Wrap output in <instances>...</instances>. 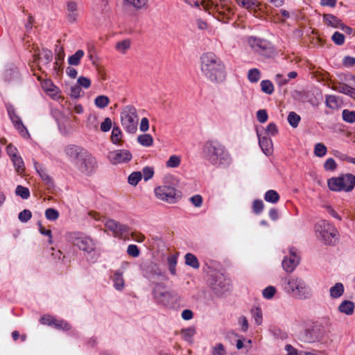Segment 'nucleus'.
<instances>
[{
	"instance_id": "48",
	"label": "nucleus",
	"mask_w": 355,
	"mask_h": 355,
	"mask_svg": "<svg viewBox=\"0 0 355 355\" xmlns=\"http://www.w3.org/2000/svg\"><path fill=\"white\" fill-rule=\"evenodd\" d=\"M196 334L193 328H187L182 330V336L186 341L191 342L193 336Z\"/></svg>"
},
{
	"instance_id": "7",
	"label": "nucleus",
	"mask_w": 355,
	"mask_h": 355,
	"mask_svg": "<svg viewBox=\"0 0 355 355\" xmlns=\"http://www.w3.org/2000/svg\"><path fill=\"white\" fill-rule=\"evenodd\" d=\"M140 270L144 278L151 284L156 285L158 280L168 279L166 274L163 272L159 266L150 260L146 261L140 265Z\"/></svg>"
},
{
	"instance_id": "19",
	"label": "nucleus",
	"mask_w": 355,
	"mask_h": 355,
	"mask_svg": "<svg viewBox=\"0 0 355 355\" xmlns=\"http://www.w3.org/2000/svg\"><path fill=\"white\" fill-rule=\"evenodd\" d=\"M323 21L327 26L335 28H339L343 23L338 17L332 14L323 15Z\"/></svg>"
},
{
	"instance_id": "2",
	"label": "nucleus",
	"mask_w": 355,
	"mask_h": 355,
	"mask_svg": "<svg viewBox=\"0 0 355 355\" xmlns=\"http://www.w3.org/2000/svg\"><path fill=\"white\" fill-rule=\"evenodd\" d=\"M202 156L210 164L227 167L232 163V157L227 148L218 141H208L202 146Z\"/></svg>"
},
{
	"instance_id": "3",
	"label": "nucleus",
	"mask_w": 355,
	"mask_h": 355,
	"mask_svg": "<svg viewBox=\"0 0 355 355\" xmlns=\"http://www.w3.org/2000/svg\"><path fill=\"white\" fill-rule=\"evenodd\" d=\"M67 239L70 243L83 251L85 255L90 257L94 262L96 261L100 256L97 248V242L90 236L80 232H73L68 234Z\"/></svg>"
},
{
	"instance_id": "6",
	"label": "nucleus",
	"mask_w": 355,
	"mask_h": 355,
	"mask_svg": "<svg viewBox=\"0 0 355 355\" xmlns=\"http://www.w3.org/2000/svg\"><path fill=\"white\" fill-rule=\"evenodd\" d=\"M152 295L155 302L165 307L173 306L177 301V294L166 290L165 286L156 284L152 289Z\"/></svg>"
},
{
	"instance_id": "25",
	"label": "nucleus",
	"mask_w": 355,
	"mask_h": 355,
	"mask_svg": "<svg viewBox=\"0 0 355 355\" xmlns=\"http://www.w3.org/2000/svg\"><path fill=\"white\" fill-rule=\"evenodd\" d=\"M344 291V286L342 283H336L329 289L330 297L333 299H338L343 295Z\"/></svg>"
},
{
	"instance_id": "31",
	"label": "nucleus",
	"mask_w": 355,
	"mask_h": 355,
	"mask_svg": "<svg viewBox=\"0 0 355 355\" xmlns=\"http://www.w3.org/2000/svg\"><path fill=\"white\" fill-rule=\"evenodd\" d=\"M178 262V257L175 254L170 255L167 257V263L168 270L172 275H176V265Z\"/></svg>"
},
{
	"instance_id": "55",
	"label": "nucleus",
	"mask_w": 355,
	"mask_h": 355,
	"mask_svg": "<svg viewBox=\"0 0 355 355\" xmlns=\"http://www.w3.org/2000/svg\"><path fill=\"white\" fill-rule=\"evenodd\" d=\"M275 293L276 288L272 286H269L263 290L262 295L265 299L270 300L274 296Z\"/></svg>"
},
{
	"instance_id": "62",
	"label": "nucleus",
	"mask_w": 355,
	"mask_h": 355,
	"mask_svg": "<svg viewBox=\"0 0 355 355\" xmlns=\"http://www.w3.org/2000/svg\"><path fill=\"white\" fill-rule=\"evenodd\" d=\"M350 86L345 83H339L338 85L334 87V89L339 93L347 95Z\"/></svg>"
},
{
	"instance_id": "26",
	"label": "nucleus",
	"mask_w": 355,
	"mask_h": 355,
	"mask_svg": "<svg viewBox=\"0 0 355 355\" xmlns=\"http://www.w3.org/2000/svg\"><path fill=\"white\" fill-rule=\"evenodd\" d=\"M240 6L248 10H256L259 3L257 0H235Z\"/></svg>"
},
{
	"instance_id": "50",
	"label": "nucleus",
	"mask_w": 355,
	"mask_h": 355,
	"mask_svg": "<svg viewBox=\"0 0 355 355\" xmlns=\"http://www.w3.org/2000/svg\"><path fill=\"white\" fill-rule=\"evenodd\" d=\"M180 157L178 155H171L166 162V166L169 168H176L180 164Z\"/></svg>"
},
{
	"instance_id": "59",
	"label": "nucleus",
	"mask_w": 355,
	"mask_h": 355,
	"mask_svg": "<svg viewBox=\"0 0 355 355\" xmlns=\"http://www.w3.org/2000/svg\"><path fill=\"white\" fill-rule=\"evenodd\" d=\"M226 350L222 343H218L212 347L211 355H225Z\"/></svg>"
},
{
	"instance_id": "11",
	"label": "nucleus",
	"mask_w": 355,
	"mask_h": 355,
	"mask_svg": "<svg viewBox=\"0 0 355 355\" xmlns=\"http://www.w3.org/2000/svg\"><path fill=\"white\" fill-rule=\"evenodd\" d=\"M320 325L313 324L306 327L300 334L301 339L306 343H314L320 340L322 336Z\"/></svg>"
},
{
	"instance_id": "41",
	"label": "nucleus",
	"mask_w": 355,
	"mask_h": 355,
	"mask_svg": "<svg viewBox=\"0 0 355 355\" xmlns=\"http://www.w3.org/2000/svg\"><path fill=\"white\" fill-rule=\"evenodd\" d=\"M142 178V173L140 171L132 173L128 178V182L130 185L136 186Z\"/></svg>"
},
{
	"instance_id": "8",
	"label": "nucleus",
	"mask_w": 355,
	"mask_h": 355,
	"mask_svg": "<svg viewBox=\"0 0 355 355\" xmlns=\"http://www.w3.org/2000/svg\"><path fill=\"white\" fill-rule=\"evenodd\" d=\"M121 121L126 132L131 134L136 132L139 121L136 108L130 105L125 106L121 112Z\"/></svg>"
},
{
	"instance_id": "1",
	"label": "nucleus",
	"mask_w": 355,
	"mask_h": 355,
	"mask_svg": "<svg viewBox=\"0 0 355 355\" xmlns=\"http://www.w3.org/2000/svg\"><path fill=\"white\" fill-rule=\"evenodd\" d=\"M200 59L201 72L209 81L220 84L226 80L225 64L218 55L212 52H207Z\"/></svg>"
},
{
	"instance_id": "17",
	"label": "nucleus",
	"mask_w": 355,
	"mask_h": 355,
	"mask_svg": "<svg viewBox=\"0 0 355 355\" xmlns=\"http://www.w3.org/2000/svg\"><path fill=\"white\" fill-rule=\"evenodd\" d=\"M67 19L70 23L75 22L78 17V4L73 1H69L67 3L66 10Z\"/></svg>"
},
{
	"instance_id": "44",
	"label": "nucleus",
	"mask_w": 355,
	"mask_h": 355,
	"mask_svg": "<svg viewBox=\"0 0 355 355\" xmlns=\"http://www.w3.org/2000/svg\"><path fill=\"white\" fill-rule=\"evenodd\" d=\"M13 163L14 166L18 172L22 171L24 168V164L22 158L19 155L10 159Z\"/></svg>"
},
{
	"instance_id": "35",
	"label": "nucleus",
	"mask_w": 355,
	"mask_h": 355,
	"mask_svg": "<svg viewBox=\"0 0 355 355\" xmlns=\"http://www.w3.org/2000/svg\"><path fill=\"white\" fill-rule=\"evenodd\" d=\"M110 103V99L107 96L100 95L96 97L94 100L95 105L101 109L106 107Z\"/></svg>"
},
{
	"instance_id": "47",
	"label": "nucleus",
	"mask_w": 355,
	"mask_h": 355,
	"mask_svg": "<svg viewBox=\"0 0 355 355\" xmlns=\"http://www.w3.org/2000/svg\"><path fill=\"white\" fill-rule=\"evenodd\" d=\"M129 227L126 225L119 223L115 234L118 236H126L129 234Z\"/></svg>"
},
{
	"instance_id": "30",
	"label": "nucleus",
	"mask_w": 355,
	"mask_h": 355,
	"mask_svg": "<svg viewBox=\"0 0 355 355\" xmlns=\"http://www.w3.org/2000/svg\"><path fill=\"white\" fill-rule=\"evenodd\" d=\"M237 337H241L236 340V347L237 349H241L243 348H245L248 350L252 346V340L250 339H246L243 336H239L238 334H236Z\"/></svg>"
},
{
	"instance_id": "15",
	"label": "nucleus",
	"mask_w": 355,
	"mask_h": 355,
	"mask_svg": "<svg viewBox=\"0 0 355 355\" xmlns=\"http://www.w3.org/2000/svg\"><path fill=\"white\" fill-rule=\"evenodd\" d=\"M64 151L69 161L76 165L87 150L77 145L69 144L64 147Z\"/></svg>"
},
{
	"instance_id": "14",
	"label": "nucleus",
	"mask_w": 355,
	"mask_h": 355,
	"mask_svg": "<svg viewBox=\"0 0 355 355\" xmlns=\"http://www.w3.org/2000/svg\"><path fill=\"white\" fill-rule=\"evenodd\" d=\"M320 229H317L316 232L319 234L324 243L327 245L332 243V239L336 236L337 230L331 225L323 222V227L319 226Z\"/></svg>"
},
{
	"instance_id": "22",
	"label": "nucleus",
	"mask_w": 355,
	"mask_h": 355,
	"mask_svg": "<svg viewBox=\"0 0 355 355\" xmlns=\"http://www.w3.org/2000/svg\"><path fill=\"white\" fill-rule=\"evenodd\" d=\"M36 171L42 180L46 183L49 188L54 187V182L52 178L46 172L45 169L42 166H39L36 167Z\"/></svg>"
},
{
	"instance_id": "20",
	"label": "nucleus",
	"mask_w": 355,
	"mask_h": 355,
	"mask_svg": "<svg viewBox=\"0 0 355 355\" xmlns=\"http://www.w3.org/2000/svg\"><path fill=\"white\" fill-rule=\"evenodd\" d=\"M3 79L7 83L17 82L19 79V73L16 68L6 69L3 73Z\"/></svg>"
},
{
	"instance_id": "51",
	"label": "nucleus",
	"mask_w": 355,
	"mask_h": 355,
	"mask_svg": "<svg viewBox=\"0 0 355 355\" xmlns=\"http://www.w3.org/2000/svg\"><path fill=\"white\" fill-rule=\"evenodd\" d=\"M263 207L264 204L261 200H254L253 201L252 210L255 214H260L263 211Z\"/></svg>"
},
{
	"instance_id": "9",
	"label": "nucleus",
	"mask_w": 355,
	"mask_h": 355,
	"mask_svg": "<svg viewBox=\"0 0 355 355\" xmlns=\"http://www.w3.org/2000/svg\"><path fill=\"white\" fill-rule=\"evenodd\" d=\"M155 194L157 198L168 203H175L180 198V191L176 189L163 185L155 189Z\"/></svg>"
},
{
	"instance_id": "36",
	"label": "nucleus",
	"mask_w": 355,
	"mask_h": 355,
	"mask_svg": "<svg viewBox=\"0 0 355 355\" xmlns=\"http://www.w3.org/2000/svg\"><path fill=\"white\" fill-rule=\"evenodd\" d=\"M124 3L132 6L136 10H141L146 6L148 0H124Z\"/></svg>"
},
{
	"instance_id": "60",
	"label": "nucleus",
	"mask_w": 355,
	"mask_h": 355,
	"mask_svg": "<svg viewBox=\"0 0 355 355\" xmlns=\"http://www.w3.org/2000/svg\"><path fill=\"white\" fill-rule=\"evenodd\" d=\"M336 168L337 164L333 158H328L324 164V168L326 171H334Z\"/></svg>"
},
{
	"instance_id": "58",
	"label": "nucleus",
	"mask_w": 355,
	"mask_h": 355,
	"mask_svg": "<svg viewBox=\"0 0 355 355\" xmlns=\"http://www.w3.org/2000/svg\"><path fill=\"white\" fill-rule=\"evenodd\" d=\"M238 324L241 327V331L243 333L247 332L249 329V323L245 316H241L238 319Z\"/></svg>"
},
{
	"instance_id": "21",
	"label": "nucleus",
	"mask_w": 355,
	"mask_h": 355,
	"mask_svg": "<svg viewBox=\"0 0 355 355\" xmlns=\"http://www.w3.org/2000/svg\"><path fill=\"white\" fill-rule=\"evenodd\" d=\"M355 305L354 303L350 300H344L338 306V311L347 315H351L354 313Z\"/></svg>"
},
{
	"instance_id": "39",
	"label": "nucleus",
	"mask_w": 355,
	"mask_h": 355,
	"mask_svg": "<svg viewBox=\"0 0 355 355\" xmlns=\"http://www.w3.org/2000/svg\"><path fill=\"white\" fill-rule=\"evenodd\" d=\"M300 119V116L294 112H291L287 118L288 123L293 128H297L298 126Z\"/></svg>"
},
{
	"instance_id": "52",
	"label": "nucleus",
	"mask_w": 355,
	"mask_h": 355,
	"mask_svg": "<svg viewBox=\"0 0 355 355\" xmlns=\"http://www.w3.org/2000/svg\"><path fill=\"white\" fill-rule=\"evenodd\" d=\"M331 40L336 45H343L345 42V36L343 33L336 31L331 36Z\"/></svg>"
},
{
	"instance_id": "40",
	"label": "nucleus",
	"mask_w": 355,
	"mask_h": 355,
	"mask_svg": "<svg viewBox=\"0 0 355 355\" xmlns=\"http://www.w3.org/2000/svg\"><path fill=\"white\" fill-rule=\"evenodd\" d=\"M325 105L331 109H336L338 107V98L334 95H327L325 97Z\"/></svg>"
},
{
	"instance_id": "45",
	"label": "nucleus",
	"mask_w": 355,
	"mask_h": 355,
	"mask_svg": "<svg viewBox=\"0 0 355 355\" xmlns=\"http://www.w3.org/2000/svg\"><path fill=\"white\" fill-rule=\"evenodd\" d=\"M53 326L57 329L68 331L71 329L70 324L65 320L55 318Z\"/></svg>"
},
{
	"instance_id": "12",
	"label": "nucleus",
	"mask_w": 355,
	"mask_h": 355,
	"mask_svg": "<svg viewBox=\"0 0 355 355\" xmlns=\"http://www.w3.org/2000/svg\"><path fill=\"white\" fill-rule=\"evenodd\" d=\"M248 42L251 47L259 54L269 55L272 52L270 43L265 40L250 37Z\"/></svg>"
},
{
	"instance_id": "34",
	"label": "nucleus",
	"mask_w": 355,
	"mask_h": 355,
	"mask_svg": "<svg viewBox=\"0 0 355 355\" xmlns=\"http://www.w3.org/2000/svg\"><path fill=\"white\" fill-rule=\"evenodd\" d=\"M264 199L268 202L277 203L279 200V195L276 191L270 189L266 192Z\"/></svg>"
},
{
	"instance_id": "13",
	"label": "nucleus",
	"mask_w": 355,
	"mask_h": 355,
	"mask_svg": "<svg viewBox=\"0 0 355 355\" xmlns=\"http://www.w3.org/2000/svg\"><path fill=\"white\" fill-rule=\"evenodd\" d=\"M107 158L112 164L127 163L132 158L131 153L128 150H116L109 153Z\"/></svg>"
},
{
	"instance_id": "32",
	"label": "nucleus",
	"mask_w": 355,
	"mask_h": 355,
	"mask_svg": "<svg viewBox=\"0 0 355 355\" xmlns=\"http://www.w3.org/2000/svg\"><path fill=\"white\" fill-rule=\"evenodd\" d=\"M261 91L268 95H271L274 92V85L269 80H263L260 83Z\"/></svg>"
},
{
	"instance_id": "29",
	"label": "nucleus",
	"mask_w": 355,
	"mask_h": 355,
	"mask_svg": "<svg viewBox=\"0 0 355 355\" xmlns=\"http://www.w3.org/2000/svg\"><path fill=\"white\" fill-rule=\"evenodd\" d=\"M261 71L257 68L250 69L248 72V79L250 83H257L261 79Z\"/></svg>"
},
{
	"instance_id": "27",
	"label": "nucleus",
	"mask_w": 355,
	"mask_h": 355,
	"mask_svg": "<svg viewBox=\"0 0 355 355\" xmlns=\"http://www.w3.org/2000/svg\"><path fill=\"white\" fill-rule=\"evenodd\" d=\"M185 259V264L187 266H189L194 269H198L200 268V263L196 257V255H194L192 253H187L184 256Z\"/></svg>"
},
{
	"instance_id": "56",
	"label": "nucleus",
	"mask_w": 355,
	"mask_h": 355,
	"mask_svg": "<svg viewBox=\"0 0 355 355\" xmlns=\"http://www.w3.org/2000/svg\"><path fill=\"white\" fill-rule=\"evenodd\" d=\"M32 217V213L28 209H24L21 212H19L18 215V218L21 223L28 222Z\"/></svg>"
},
{
	"instance_id": "64",
	"label": "nucleus",
	"mask_w": 355,
	"mask_h": 355,
	"mask_svg": "<svg viewBox=\"0 0 355 355\" xmlns=\"http://www.w3.org/2000/svg\"><path fill=\"white\" fill-rule=\"evenodd\" d=\"M82 92L81 87L79 85H73L70 87L69 95L71 97L73 98H78L80 96V93Z\"/></svg>"
},
{
	"instance_id": "4",
	"label": "nucleus",
	"mask_w": 355,
	"mask_h": 355,
	"mask_svg": "<svg viewBox=\"0 0 355 355\" xmlns=\"http://www.w3.org/2000/svg\"><path fill=\"white\" fill-rule=\"evenodd\" d=\"M282 282L284 291L292 293L296 299L304 300L312 297V289L302 278L289 276L282 279Z\"/></svg>"
},
{
	"instance_id": "16",
	"label": "nucleus",
	"mask_w": 355,
	"mask_h": 355,
	"mask_svg": "<svg viewBox=\"0 0 355 355\" xmlns=\"http://www.w3.org/2000/svg\"><path fill=\"white\" fill-rule=\"evenodd\" d=\"M256 132L259 139V144L262 151L266 155L270 154L272 147L271 139L267 135H262L258 128L256 129Z\"/></svg>"
},
{
	"instance_id": "54",
	"label": "nucleus",
	"mask_w": 355,
	"mask_h": 355,
	"mask_svg": "<svg viewBox=\"0 0 355 355\" xmlns=\"http://www.w3.org/2000/svg\"><path fill=\"white\" fill-rule=\"evenodd\" d=\"M267 136H275L278 132L277 126L275 123H270L266 129L261 128Z\"/></svg>"
},
{
	"instance_id": "43",
	"label": "nucleus",
	"mask_w": 355,
	"mask_h": 355,
	"mask_svg": "<svg viewBox=\"0 0 355 355\" xmlns=\"http://www.w3.org/2000/svg\"><path fill=\"white\" fill-rule=\"evenodd\" d=\"M327 147L322 143H318L314 147V154L318 157H324L327 153Z\"/></svg>"
},
{
	"instance_id": "24",
	"label": "nucleus",
	"mask_w": 355,
	"mask_h": 355,
	"mask_svg": "<svg viewBox=\"0 0 355 355\" xmlns=\"http://www.w3.org/2000/svg\"><path fill=\"white\" fill-rule=\"evenodd\" d=\"M112 280L114 282V287L117 291H122L124 288V279L123 278V272L116 270L114 272Z\"/></svg>"
},
{
	"instance_id": "57",
	"label": "nucleus",
	"mask_w": 355,
	"mask_h": 355,
	"mask_svg": "<svg viewBox=\"0 0 355 355\" xmlns=\"http://www.w3.org/2000/svg\"><path fill=\"white\" fill-rule=\"evenodd\" d=\"M130 46V42L128 40L119 42L116 44V49L121 53H125Z\"/></svg>"
},
{
	"instance_id": "10",
	"label": "nucleus",
	"mask_w": 355,
	"mask_h": 355,
	"mask_svg": "<svg viewBox=\"0 0 355 355\" xmlns=\"http://www.w3.org/2000/svg\"><path fill=\"white\" fill-rule=\"evenodd\" d=\"M75 166L81 173L87 175H91L97 168V162L96 158L87 150L79 161H77Z\"/></svg>"
},
{
	"instance_id": "53",
	"label": "nucleus",
	"mask_w": 355,
	"mask_h": 355,
	"mask_svg": "<svg viewBox=\"0 0 355 355\" xmlns=\"http://www.w3.org/2000/svg\"><path fill=\"white\" fill-rule=\"evenodd\" d=\"M270 332L276 338L283 340V339H285L287 338L286 333L277 327H273V328L270 329Z\"/></svg>"
},
{
	"instance_id": "46",
	"label": "nucleus",
	"mask_w": 355,
	"mask_h": 355,
	"mask_svg": "<svg viewBox=\"0 0 355 355\" xmlns=\"http://www.w3.org/2000/svg\"><path fill=\"white\" fill-rule=\"evenodd\" d=\"M59 212L58 210L53 208H48L45 211L46 218L51 221L55 220L59 217Z\"/></svg>"
},
{
	"instance_id": "33",
	"label": "nucleus",
	"mask_w": 355,
	"mask_h": 355,
	"mask_svg": "<svg viewBox=\"0 0 355 355\" xmlns=\"http://www.w3.org/2000/svg\"><path fill=\"white\" fill-rule=\"evenodd\" d=\"M137 141L143 146L149 147L153 144V138L149 134H144L137 137Z\"/></svg>"
},
{
	"instance_id": "23",
	"label": "nucleus",
	"mask_w": 355,
	"mask_h": 355,
	"mask_svg": "<svg viewBox=\"0 0 355 355\" xmlns=\"http://www.w3.org/2000/svg\"><path fill=\"white\" fill-rule=\"evenodd\" d=\"M15 126V128L19 132V133L23 136L25 137L26 135H29L28 130L24 126V125L22 123L21 119L18 115L14 116V117H12L10 119Z\"/></svg>"
},
{
	"instance_id": "28",
	"label": "nucleus",
	"mask_w": 355,
	"mask_h": 355,
	"mask_svg": "<svg viewBox=\"0 0 355 355\" xmlns=\"http://www.w3.org/2000/svg\"><path fill=\"white\" fill-rule=\"evenodd\" d=\"M84 55L85 53L83 50L79 49L76 51L74 54L68 58V63L72 66H78Z\"/></svg>"
},
{
	"instance_id": "42",
	"label": "nucleus",
	"mask_w": 355,
	"mask_h": 355,
	"mask_svg": "<svg viewBox=\"0 0 355 355\" xmlns=\"http://www.w3.org/2000/svg\"><path fill=\"white\" fill-rule=\"evenodd\" d=\"M15 194L20 196L22 199L26 200L30 197V191L27 187L18 185L15 189Z\"/></svg>"
},
{
	"instance_id": "61",
	"label": "nucleus",
	"mask_w": 355,
	"mask_h": 355,
	"mask_svg": "<svg viewBox=\"0 0 355 355\" xmlns=\"http://www.w3.org/2000/svg\"><path fill=\"white\" fill-rule=\"evenodd\" d=\"M141 173L144 180L148 181V180L152 178L154 175L153 168L150 166H146L143 168Z\"/></svg>"
},
{
	"instance_id": "49",
	"label": "nucleus",
	"mask_w": 355,
	"mask_h": 355,
	"mask_svg": "<svg viewBox=\"0 0 355 355\" xmlns=\"http://www.w3.org/2000/svg\"><path fill=\"white\" fill-rule=\"evenodd\" d=\"M252 317L257 325H260L262 323V311L260 308L255 307L252 309Z\"/></svg>"
},
{
	"instance_id": "37",
	"label": "nucleus",
	"mask_w": 355,
	"mask_h": 355,
	"mask_svg": "<svg viewBox=\"0 0 355 355\" xmlns=\"http://www.w3.org/2000/svg\"><path fill=\"white\" fill-rule=\"evenodd\" d=\"M342 119L344 121L353 123L355 122V111L345 109L342 112Z\"/></svg>"
},
{
	"instance_id": "18",
	"label": "nucleus",
	"mask_w": 355,
	"mask_h": 355,
	"mask_svg": "<svg viewBox=\"0 0 355 355\" xmlns=\"http://www.w3.org/2000/svg\"><path fill=\"white\" fill-rule=\"evenodd\" d=\"M300 263L298 257H285L282 265L283 269L287 272H292Z\"/></svg>"
},
{
	"instance_id": "38",
	"label": "nucleus",
	"mask_w": 355,
	"mask_h": 355,
	"mask_svg": "<svg viewBox=\"0 0 355 355\" xmlns=\"http://www.w3.org/2000/svg\"><path fill=\"white\" fill-rule=\"evenodd\" d=\"M122 132L119 127L114 126L111 135V141L114 144H119L121 140Z\"/></svg>"
},
{
	"instance_id": "5",
	"label": "nucleus",
	"mask_w": 355,
	"mask_h": 355,
	"mask_svg": "<svg viewBox=\"0 0 355 355\" xmlns=\"http://www.w3.org/2000/svg\"><path fill=\"white\" fill-rule=\"evenodd\" d=\"M327 184L331 191L349 192L355 187V175L352 173H345L338 177H333L327 180Z\"/></svg>"
},
{
	"instance_id": "63",
	"label": "nucleus",
	"mask_w": 355,
	"mask_h": 355,
	"mask_svg": "<svg viewBox=\"0 0 355 355\" xmlns=\"http://www.w3.org/2000/svg\"><path fill=\"white\" fill-rule=\"evenodd\" d=\"M127 252L130 256H132V257H137L140 254L139 248L136 245L133 244L128 245Z\"/></svg>"
}]
</instances>
